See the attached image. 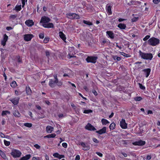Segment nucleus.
Segmentation results:
<instances>
[{"label": "nucleus", "mask_w": 160, "mask_h": 160, "mask_svg": "<svg viewBox=\"0 0 160 160\" xmlns=\"http://www.w3.org/2000/svg\"><path fill=\"white\" fill-rule=\"evenodd\" d=\"M139 53L141 58L144 59L151 60L153 57L151 53L142 52L141 50L139 51Z\"/></svg>", "instance_id": "1"}, {"label": "nucleus", "mask_w": 160, "mask_h": 160, "mask_svg": "<svg viewBox=\"0 0 160 160\" xmlns=\"http://www.w3.org/2000/svg\"><path fill=\"white\" fill-rule=\"evenodd\" d=\"M148 42L149 45L155 46L159 44L160 40L158 38L152 37L148 39Z\"/></svg>", "instance_id": "2"}, {"label": "nucleus", "mask_w": 160, "mask_h": 160, "mask_svg": "<svg viewBox=\"0 0 160 160\" xmlns=\"http://www.w3.org/2000/svg\"><path fill=\"white\" fill-rule=\"evenodd\" d=\"M67 17L71 19H78L80 18L79 15L75 13H68L66 14Z\"/></svg>", "instance_id": "3"}, {"label": "nucleus", "mask_w": 160, "mask_h": 160, "mask_svg": "<svg viewBox=\"0 0 160 160\" xmlns=\"http://www.w3.org/2000/svg\"><path fill=\"white\" fill-rule=\"evenodd\" d=\"M98 57L96 56H88L86 59V60L88 63H96Z\"/></svg>", "instance_id": "4"}, {"label": "nucleus", "mask_w": 160, "mask_h": 160, "mask_svg": "<svg viewBox=\"0 0 160 160\" xmlns=\"http://www.w3.org/2000/svg\"><path fill=\"white\" fill-rule=\"evenodd\" d=\"M11 154L13 158H15L20 157L22 153L19 150L13 149L12 150Z\"/></svg>", "instance_id": "5"}, {"label": "nucleus", "mask_w": 160, "mask_h": 160, "mask_svg": "<svg viewBox=\"0 0 160 160\" xmlns=\"http://www.w3.org/2000/svg\"><path fill=\"white\" fill-rule=\"evenodd\" d=\"M68 58H76V56H75V51L74 47H70L68 49Z\"/></svg>", "instance_id": "6"}, {"label": "nucleus", "mask_w": 160, "mask_h": 160, "mask_svg": "<svg viewBox=\"0 0 160 160\" xmlns=\"http://www.w3.org/2000/svg\"><path fill=\"white\" fill-rule=\"evenodd\" d=\"M20 99V98L19 97H14L11 98L9 99V100L13 104L15 105L18 104Z\"/></svg>", "instance_id": "7"}, {"label": "nucleus", "mask_w": 160, "mask_h": 160, "mask_svg": "<svg viewBox=\"0 0 160 160\" xmlns=\"http://www.w3.org/2000/svg\"><path fill=\"white\" fill-rule=\"evenodd\" d=\"M146 143L145 141L139 140L138 141H136L132 143L133 145L135 146H142L145 145Z\"/></svg>", "instance_id": "8"}, {"label": "nucleus", "mask_w": 160, "mask_h": 160, "mask_svg": "<svg viewBox=\"0 0 160 160\" xmlns=\"http://www.w3.org/2000/svg\"><path fill=\"white\" fill-rule=\"evenodd\" d=\"M85 128L86 129L90 131H95L96 130V128L92 124L88 123L85 126Z\"/></svg>", "instance_id": "9"}, {"label": "nucleus", "mask_w": 160, "mask_h": 160, "mask_svg": "<svg viewBox=\"0 0 160 160\" xmlns=\"http://www.w3.org/2000/svg\"><path fill=\"white\" fill-rule=\"evenodd\" d=\"M51 19L48 17L43 16L42 17L40 22L43 23H46L50 22Z\"/></svg>", "instance_id": "10"}, {"label": "nucleus", "mask_w": 160, "mask_h": 160, "mask_svg": "<svg viewBox=\"0 0 160 160\" xmlns=\"http://www.w3.org/2000/svg\"><path fill=\"white\" fill-rule=\"evenodd\" d=\"M120 126L122 128L125 129L127 128V124L126 123L125 120L124 119H122L120 121Z\"/></svg>", "instance_id": "11"}, {"label": "nucleus", "mask_w": 160, "mask_h": 160, "mask_svg": "<svg viewBox=\"0 0 160 160\" xmlns=\"http://www.w3.org/2000/svg\"><path fill=\"white\" fill-rule=\"evenodd\" d=\"M151 71V69L150 68H146L143 69L142 71L143 73V74L145 76L146 78H148L149 75Z\"/></svg>", "instance_id": "12"}, {"label": "nucleus", "mask_w": 160, "mask_h": 160, "mask_svg": "<svg viewBox=\"0 0 160 160\" xmlns=\"http://www.w3.org/2000/svg\"><path fill=\"white\" fill-rule=\"evenodd\" d=\"M33 37L34 36L32 34H26L24 36V39L25 41H30Z\"/></svg>", "instance_id": "13"}, {"label": "nucleus", "mask_w": 160, "mask_h": 160, "mask_svg": "<svg viewBox=\"0 0 160 160\" xmlns=\"http://www.w3.org/2000/svg\"><path fill=\"white\" fill-rule=\"evenodd\" d=\"M57 81L52 79H50L48 84L51 88H54L56 85Z\"/></svg>", "instance_id": "14"}, {"label": "nucleus", "mask_w": 160, "mask_h": 160, "mask_svg": "<svg viewBox=\"0 0 160 160\" xmlns=\"http://www.w3.org/2000/svg\"><path fill=\"white\" fill-rule=\"evenodd\" d=\"M106 127H104L99 130L96 131V132L99 135L104 134L106 132Z\"/></svg>", "instance_id": "15"}, {"label": "nucleus", "mask_w": 160, "mask_h": 160, "mask_svg": "<svg viewBox=\"0 0 160 160\" xmlns=\"http://www.w3.org/2000/svg\"><path fill=\"white\" fill-rule=\"evenodd\" d=\"M8 38V36L5 34H4L3 39L1 41V44L3 46H5L6 44V42H7Z\"/></svg>", "instance_id": "16"}, {"label": "nucleus", "mask_w": 160, "mask_h": 160, "mask_svg": "<svg viewBox=\"0 0 160 160\" xmlns=\"http://www.w3.org/2000/svg\"><path fill=\"white\" fill-rule=\"evenodd\" d=\"M42 26L45 28H51L54 27L53 24L52 23L48 22L46 23H43Z\"/></svg>", "instance_id": "17"}, {"label": "nucleus", "mask_w": 160, "mask_h": 160, "mask_svg": "<svg viewBox=\"0 0 160 160\" xmlns=\"http://www.w3.org/2000/svg\"><path fill=\"white\" fill-rule=\"evenodd\" d=\"M60 38L64 42H66V38L65 35L62 32L60 31L59 32Z\"/></svg>", "instance_id": "18"}, {"label": "nucleus", "mask_w": 160, "mask_h": 160, "mask_svg": "<svg viewBox=\"0 0 160 160\" xmlns=\"http://www.w3.org/2000/svg\"><path fill=\"white\" fill-rule=\"evenodd\" d=\"M25 24L28 27H31L33 25L34 22L32 20H27L25 22Z\"/></svg>", "instance_id": "19"}, {"label": "nucleus", "mask_w": 160, "mask_h": 160, "mask_svg": "<svg viewBox=\"0 0 160 160\" xmlns=\"http://www.w3.org/2000/svg\"><path fill=\"white\" fill-rule=\"evenodd\" d=\"M80 144L83 148L82 149L84 150L87 151L90 149V147L88 145H87L84 142H80Z\"/></svg>", "instance_id": "20"}, {"label": "nucleus", "mask_w": 160, "mask_h": 160, "mask_svg": "<svg viewBox=\"0 0 160 160\" xmlns=\"http://www.w3.org/2000/svg\"><path fill=\"white\" fill-rule=\"evenodd\" d=\"M106 34L108 35V37L111 39H113L114 38V34L112 31H107Z\"/></svg>", "instance_id": "21"}, {"label": "nucleus", "mask_w": 160, "mask_h": 160, "mask_svg": "<svg viewBox=\"0 0 160 160\" xmlns=\"http://www.w3.org/2000/svg\"><path fill=\"white\" fill-rule=\"evenodd\" d=\"M26 92L27 95H30L32 92V90L28 86L26 88Z\"/></svg>", "instance_id": "22"}, {"label": "nucleus", "mask_w": 160, "mask_h": 160, "mask_svg": "<svg viewBox=\"0 0 160 160\" xmlns=\"http://www.w3.org/2000/svg\"><path fill=\"white\" fill-rule=\"evenodd\" d=\"M31 155L30 154H27L25 156H23L19 160H28L30 158Z\"/></svg>", "instance_id": "23"}, {"label": "nucleus", "mask_w": 160, "mask_h": 160, "mask_svg": "<svg viewBox=\"0 0 160 160\" xmlns=\"http://www.w3.org/2000/svg\"><path fill=\"white\" fill-rule=\"evenodd\" d=\"M53 130V127L50 126H48L46 127V130L47 132L49 133L52 132Z\"/></svg>", "instance_id": "24"}, {"label": "nucleus", "mask_w": 160, "mask_h": 160, "mask_svg": "<svg viewBox=\"0 0 160 160\" xmlns=\"http://www.w3.org/2000/svg\"><path fill=\"white\" fill-rule=\"evenodd\" d=\"M107 8L106 9V10L107 12L108 15H111L112 14V12L111 10V6L110 5H109L107 7H106Z\"/></svg>", "instance_id": "25"}, {"label": "nucleus", "mask_w": 160, "mask_h": 160, "mask_svg": "<svg viewBox=\"0 0 160 160\" xmlns=\"http://www.w3.org/2000/svg\"><path fill=\"white\" fill-rule=\"evenodd\" d=\"M118 27L121 29H124L126 28V26L125 24L120 23L118 25Z\"/></svg>", "instance_id": "26"}, {"label": "nucleus", "mask_w": 160, "mask_h": 160, "mask_svg": "<svg viewBox=\"0 0 160 160\" xmlns=\"http://www.w3.org/2000/svg\"><path fill=\"white\" fill-rule=\"evenodd\" d=\"M101 122L103 125H106L107 124H108L110 122L106 119L102 118L101 120Z\"/></svg>", "instance_id": "27"}, {"label": "nucleus", "mask_w": 160, "mask_h": 160, "mask_svg": "<svg viewBox=\"0 0 160 160\" xmlns=\"http://www.w3.org/2000/svg\"><path fill=\"white\" fill-rule=\"evenodd\" d=\"M13 114L14 116L16 117H19L21 115L20 114L17 110H15Z\"/></svg>", "instance_id": "28"}, {"label": "nucleus", "mask_w": 160, "mask_h": 160, "mask_svg": "<svg viewBox=\"0 0 160 160\" xmlns=\"http://www.w3.org/2000/svg\"><path fill=\"white\" fill-rule=\"evenodd\" d=\"M56 136V134L55 133H52L48 135L45 136H44V138H54Z\"/></svg>", "instance_id": "29"}, {"label": "nucleus", "mask_w": 160, "mask_h": 160, "mask_svg": "<svg viewBox=\"0 0 160 160\" xmlns=\"http://www.w3.org/2000/svg\"><path fill=\"white\" fill-rule=\"evenodd\" d=\"M11 86L13 88H16L17 86L16 82L15 81H13L10 83Z\"/></svg>", "instance_id": "30"}, {"label": "nucleus", "mask_w": 160, "mask_h": 160, "mask_svg": "<svg viewBox=\"0 0 160 160\" xmlns=\"http://www.w3.org/2000/svg\"><path fill=\"white\" fill-rule=\"evenodd\" d=\"M115 126H116V124H115V123H114V122L111 123L110 124V125H109V128L110 130H113V129H114L115 128Z\"/></svg>", "instance_id": "31"}, {"label": "nucleus", "mask_w": 160, "mask_h": 160, "mask_svg": "<svg viewBox=\"0 0 160 160\" xmlns=\"http://www.w3.org/2000/svg\"><path fill=\"white\" fill-rule=\"evenodd\" d=\"M10 112L8 110L3 111L2 113V115L4 116L6 115L7 114H10Z\"/></svg>", "instance_id": "32"}, {"label": "nucleus", "mask_w": 160, "mask_h": 160, "mask_svg": "<svg viewBox=\"0 0 160 160\" xmlns=\"http://www.w3.org/2000/svg\"><path fill=\"white\" fill-rule=\"evenodd\" d=\"M83 22L84 24H86L89 26L92 25L93 24L92 22L89 21H86L85 20H83Z\"/></svg>", "instance_id": "33"}, {"label": "nucleus", "mask_w": 160, "mask_h": 160, "mask_svg": "<svg viewBox=\"0 0 160 160\" xmlns=\"http://www.w3.org/2000/svg\"><path fill=\"white\" fill-rule=\"evenodd\" d=\"M0 155L4 159H6L7 158V156L5 153L2 151L0 153Z\"/></svg>", "instance_id": "34"}, {"label": "nucleus", "mask_w": 160, "mask_h": 160, "mask_svg": "<svg viewBox=\"0 0 160 160\" xmlns=\"http://www.w3.org/2000/svg\"><path fill=\"white\" fill-rule=\"evenodd\" d=\"M119 52L122 55L127 58H129L131 57V56L129 54H126L124 52Z\"/></svg>", "instance_id": "35"}, {"label": "nucleus", "mask_w": 160, "mask_h": 160, "mask_svg": "<svg viewBox=\"0 0 160 160\" xmlns=\"http://www.w3.org/2000/svg\"><path fill=\"white\" fill-rule=\"evenodd\" d=\"M24 125L26 127L31 128L32 126V124L31 123L27 122L24 123Z\"/></svg>", "instance_id": "36"}, {"label": "nucleus", "mask_w": 160, "mask_h": 160, "mask_svg": "<svg viewBox=\"0 0 160 160\" xmlns=\"http://www.w3.org/2000/svg\"><path fill=\"white\" fill-rule=\"evenodd\" d=\"M92 111L91 109H87L84 110L83 113L86 114H88L92 112Z\"/></svg>", "instance_id": "37"}, {"label": "nucleus", "mask_w": 160, "mask_h": 160, "mask_svg": "<svg viewBox=\"0 0 160 160\" xmlns=\"http://www.w3.org/2000/svg\"><path fill=\"white\" fill-rule=\"evenodd\" d=\"M129 154H128V156H130V155H131L133 157H136V155L135 153L134 152H129Z\"/></svg>", "instance_id": "38"}, {"label": "nucleus", "mask_w": 160, "mask_h": 160, "mask_svg": "<svg viewBox=\"0 0 160 160\" xmlns=\"http://www.w3.org/2000/svg\"><path fill=\"white\" fill-rule=\"evenodd\" d=\"M4 143L5 145L6 146H9L10 144V141H7L5 140H4Z\"/></svg>", "instance_id": "39"}, {"label": "nucleus", "mask_w": 160, "mask_h": 160, "mask_svg": "<svg viewBox=\"0 0 160 160\" xmlns=\"http://www.w3.org/2000/svg\"><path fill=\"white\" fill-rule=\"evenodd\" d=\"M62 84V81H59L58 80L57 81L56 85L60 87Z\"/></svg>", "instance_id": "40"}, {"label": "nucleus", "mask_w": 160, "mask_h": 160, "mask_svg": "<svg viewBox=\"0 0 160 160\" xmlns=\"http://www.w3.org/2000/svg\"><path fill=\"white\" fill-rule=\"evenodd\" d=\"M16 10L19 11H20L21 9V5H16L15 7Z\"/></svg>", "instance_id": "41"}, {"label": "nucleus", "mask_w": 160, "mask_h": 160, "mask_svg": "<svg viewBox=\"0 0 160 160\" xmlns=\"http://www.w3.org/2000/svg\"><path fill=\"white\" fill-rule=\"evenodd\" d=\"M15 94L17 96H19L22 94V92L20 91L16 90L15 92Z\"/></svg>", "instance_id": "42"}, {"label": "nucleus", "mask_w": 160, "mask_h": 160, "mask_svg": "<svg viewBox=\"0 0 160 160\" xmlns=\"http://www.w3.org/2000/svg\"><path fill=\"white\" fill-rule=\"evenodd\" d=\"M134 99L136 101H140L142 99V98L140 97H136L134 98Z\"/></svg>", "instance_id": "43"}, {"label": "nucleus", "mask_w": 160, "mask_h": 160, "mask_svg": "<svg viewBox=\"0 0 160 160\" xmlns=\"http://www.w3.org/2000/svg\"><path fill=\"white\" fill-rule=\"evenodd\" d=\"M49 38H48L45 37L44 38L43 42L45 43H47L49 41Z\"/></svg>", "instance_id": "44"}, {"label": "nucleus", "mask_w": 160, "mask_h": 160, "mask_svg": "<svg viewBox=\"0 0 160 160\" xmlns=\"http://www.w3.org/2000/svg\"><path fill=\"white\" fill-rule=\"evenodd\" d=\"M44 33L43 32L41 33L39 35V37L40 39H43L44 38Z\"/></svg>", "instance_id": "45"}, {"label": "nucleus", "mask_w": 160, "mask_h": 160, "mask_svg": "<svg viewBox=\"0 0 160 160\" xmlns=\"http://www.w3.org/2000/svg\"><path fill=\"white\" fill-rule=\"evenodd\" d=\"M138 17H134L132 19V22H136L138 20Z\"/></svg>", "instance_id": "46"}, {"label": "nucleus", "mask_w": 160, "mask_h": 160, "mask_svg": "<svg viewBox=\"0 0 160 160\" xmlns=\"http://www.w3.org/2000/svg\"><path fill=\"white\" fill-rule=\"evenodd\" d=\"M140 88L142 90H145V87L144 86L142 85L141 83H139Z\"/></svg>", "instance_id": "47"}, {"label": "nucleus", "mask_w": 160, "mask_h": 160, "mask_svg": "<svg viewBox=\"0 0 160 160\" xmlns=\"http://www.w3.org/2000/svg\"><path fill=\"white\" fill-rule=\"evenodd\" d=\"M150 37V36L149 35H147L143 39V40L144 41H146L148 40Z\"/></svg>", "instance_id": "48"}, {"label": "nucleus", "mask_w": 160, "mask_h": 160, "mask_svg": "<svg viewBox=\"0 0 160 160\" xmlns=\"http://www.w3.org/2000/svg\"><path fill=\"white\" fill-rule=\"evenodd\" d=\"M92 139L93 141L96 143H98L99 142V141L95 138H93Z\"/></svg>", "instance_id": "49"}, {"label": "nucleus", "mask_w": 160, "mask_h": 160, "mask_svg": "<svg viewBox=\"0 0 160 160\" xmlns=\"http://www.w3.org/2000/svg\"><path fill=\"white\" fill-rule=\"evenodd\" d=\"M18 62L22 63V60L21 59L20 56H18L17 57Z\"/></svg>", "instance_id": "50"}, {"label": "nucleus", "mask_w": 160, "mask_h": 160, "mask_svg": "<svg viewBox=\"0 0 160 160\" xmlns=\"http://www.w3.org/2000/svg\"><path fill=\"white\" fill-rule=\"evenodd\" d=\"M34 147L37 149H39L40 148V146L37 144H34Z\"/></svg>", "instance_id": "51"}, {"label": "nucleus", "mask_w": 160, "mask_h": 160, "mask_svg": "<svg viewBox=\"0 0 160 160\" xmlns=\"http://www.w3.org/2000/svg\"><path fill=\"white\" fill-rule=\"evenodd\" d=\"M92 93L95 96H97L98 95V93L97 91L95 89H93L92 90Z\"/></svg>", "instance_id": "52"}, {"label": "nucleus", "mask_w": 160, "mask_h": 160, "mask_svg": "<svg viewBox=\"0 0 160 160\" xmlns=\"http://www.w3.org/2000/svg\"><path fill=\"white\" fill-rule=\"evenodd\" d=\"M17 16L15 15H12L10 16V18H12L13 19H15L17 17Z\"/></svg>", "instance_id": "53"}, {"label": "nucleus", "mask_w": 160, "mask_h": 160, "mask_svg": "<svg viewBox=\"0 0 160 160\" xmlns=\"http://www.w3.org/2000/svg\"><path fill=\"white\" fill-rule=\"evenodd\" d=\"M62 147L65 148H66L67 147V144L66 142H63L62 144Z\"/></svg>", "instance_id": "54"}, {"label": "nucleus", "mask_w": 160, "mask_h": 160, "mask_svg": "<svg viewBox=\"0 0 160 160\" xmlns=\"http://www.w3.org/2000/svg\"><path fill=\"white\" fill-rule=\"evenodd\" d=\"M59 154L57 152H56V153H54L53 154V156L54 157L58 158V157L59 156Z\"/></svg>", "instance_id": "55"}, {"label": "nucleus", "mask_w": 160, "mask_h": 160, "mask_svg": "<svg viewBox=\"0 0 160 160\" xmlns=\"http://www.w3.org/2000/svg\"><path fill=\"white\" fill-rule=\"evenodd\" d=\"M39 158L38 157H33L32 160H39Z\"/></svg>", "instance_id": "56"}, {"label": "nucleus", "mask_w": 160, "mask_h": 160, "mask_svg": "<svg viewBox=\"0 0 160 160\" xmlns=\"http://www.w3.org/2000/svg\"><path fill=\"white\" fill-rule=\"evenodd\" d=\"M96 154L101 157H102L103 156L102 154L100 152H96Z\"/></svg>", "instance_id": "57"}, {"label": "nucleus", "mask_w": 160, "mask_h": 160, "mask_svg": "<svg viewBox=\"0 0 160 160\" xmlns=\"http://www.w3.org/2000/svg\"><path fill=\"white\" fill-rule=\"evenodd\" d=\"M160 1V0H153V2L156 4H158Z\"/></svg>", "instance_id": "58"}, {"label": "nucleus", "mask_w": 160, "mask_h": 160, "mask_svg": "<svg viewBox=\"0 0 160 160\" xmlns=\"http://www.w3.org/2000/svg\"><path fill=\"white\" fill-rule=\"evenodd\" d=\"M22 4V7L23 8L25 5V0H21Z\"/></svg>", "instance_id": "59"}, {"label": "nucleus", "mask_w": 160, "mask_h": 160, "mask_svg": "<svg viewBox=\"0 0 160 160\" xmlns=\"http://www.w3.org/2000/svg\"><path fill=\"white\" fill-rule=\"evenodd\" d=\"M151 158V155H148L147 156L146 159L147 160H149Z\"/></svg>", "instance_id": "60"}, {"label": "nucleus", "mask_w": 160, "mask_h": 160, "mask_svg": "<svg viewBox=\"0 0 160 160\" xmlns=\"http://www.w3.org/2000/svg\"><path fill=\"white\" fill-rule=\"evenodd\" d=\"M64 155H59V156L57 158L59 159H61L62 158H64Z\"/></svg>", "instance_id": "61"}, {"label": "nucleus", "mask_w": 160, "mask_h": 160, "mask_svg": "<svg viewBox=\"0 0 160 160\" xmlns=\"http://www.w3.org/2000/svg\"><path fill=\"white\" fill-rule=\"evenodd\" d=\"M46 55L47 57H48L50 55V52L48 51H46L45 52Z\"/></svg>", "instance_id": "62"}, {"label": "nucleus", "mask_w": 160, "mask_h": 160, "mask_svg": "<svg viewBox=\"0 0 160 160\" xmlns=\"http://www.w3.org/2000/svg\"><path fill=\"white\" fill-rule=\"evenodd\" d=\"M125 157H126L128 156V154L123 152H121V153Z\"/></svg>", "instance_id": "63"}, {"label": "nucleus", "mask_w": 160, "mask_h": 160, "mask_svg": "<svg viewBox=\"0 0 160 160\" xmlns=\"http://www.w3.org/2000/svg\"><path fill=\"white\" fill-rule=\"evenodd\" d=\"M80 159V157L79 155H76L75 158V160H79Z\"/></svg>", "instance_id": "64"}]
</instances>
